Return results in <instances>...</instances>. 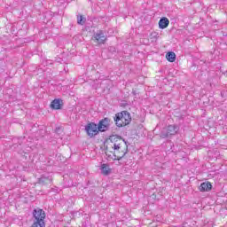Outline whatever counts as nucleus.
<instances>
[{
    "mask_svg": "<svg viewBox=\"0 0 227 227\" xmlns=\"http://www.w3.org/2000/svg\"><path fill=\"white\" fill-rule=\"evenodd\" d=\"M114 121H115L116 127H127L132 121V116H130V113L128 111H122L115 114Z\"/></svg>",
    "mask_w": 227,
    "mask_h": 227,
    "instance_id": "1",
    "label": "nucleus"
},
{
    "mask_svg": "<svg viewBox=\"0 0 227 227\" xmlns=\"http://www.w3.org/2000/svg\"><path fill=\"white\" fill-rule=\"evenodd\" d=\"M34 223L32 227H45V211L41 208L33 211Z\"/></svg>",
    "mask_w": 227,
    "mask_h": 227,
    "instance_id": "2",
    "label": "nucleus"
},
{
    "mask_svg": "<svg viewBox=\"0 0 227 227\" xmlns=\"http://www.w3.org/2000/svg\"><path fill=\"white\" fill-rule=\"evenodd\" d=\"M180 130V127L178 125H168L162 129L160 137L161 139H166L167 137H169L171 136H176V134H178V131Z\"/></svg>",
    "mask_w": 227,
    "mask_h": 227,
    "instance_id": "3",
    "label": "nucleus"
},
{
    "mask_svg": "<svg viewBox=\"0 0 227 227\" xmlns=\"http://www.w3.org/2000/svg\"><path fill=\"white\" fill-rule=\"evenodd\" d=\"M85 132L89 136V137H95V136H98V126L95 122H90L85 126Z\"/></svg>",
    "mask_w": 227,
    "mask_h": 227,
    "instance_id": "4",
    "label": "nucleus"
},
{
    "mask_svg": "<svg viewBox=\"0 0 227 227\" xmlns=\"http://www.w3.org/2000/svg\"><path fill=\"white\" fill-rule=\"evenodd\" d=\"M109 127H111V119L107 117L99 121L98 124V129L99 132H106V130H109Z\"/></svg>",
    "mask_w": 227,
    "mask_h": 227,
    "instance_id": "5",
    "label": "nucleus"
},
{
    "mask_svg": "<svg viewBox=\"0 0 227 227\" xmlns=\"http://www.w3.org/2000/svg\"><path fill=\"white\" fill-rule=\"evenodd\" d=\"M92 38L96 40L98 43H106V40H107V35H106L104 30H98L97 33L94 34Z\"/></svg>",
    "mask_w": 227,
    "mask_h": 227,
    "instance_id": "6",
    "label": "nucleus"
},
{
    "mask_svg": "<svg viewBox=\"0 0 227 227\" xmlns=\"http://www.w3.org/2000/svg\"><path fill=\"white\" fill-rule=\"evenodd\" d=\"M50 107L51 109L59 110L63 107V99L57 98L51 101Z\"/></svg>",
    "mask_w": 227,
    "mask_h": 227,
    "instance_id": "7",
    "label": "nucleus"
},
{
    "mask_svg": "<svg viewBox=\"0 0 227 227\" xmlns=\"http://www.w3.org/2000/svg\"><path fill=\"white\" fill-rule=\"evenodd\" d=\"M199 191H200V192H208V191H212V184L210 182L202 183L199 187Z\"/></svg>",
    "mask_w": 227,
    "mask_h": 227,
    "instance_id": "8",
    "label": "nucleus"
},
{
    "mask_svg": "<svg viewBox=\"0 0 227 227\" xmlns=\"http://www.w3.org/2000/svg\"><path fill=\"white\" fill-rule=\"evenodd\" d=\"M169 26V20L166 17H163L159 21L160 29H166Z\"/></svg>",
    "mask_w": 227,
    "mask_h": 227,
    "instance_id": "9",
    "label": "nucleus"
},
{
    "mask_svg": "<svg viewBox=\"0 0 227 227\" xmlns=\"http://www.w3.org/2000/svg\"><path fill=\"white\" fill-rule=\"evenodd\" d=\"M100 169H101L102 175H105V176L111 175V168H109V165L103 163L101 164Z\"/></svg>",
    "mask_w": 227,
    "mask_h": 227,
    "instance_id": "10",
    "label": "nucleus"
},
{
    "mask_svg": "<svg viewBox=\"0 0 227 227\" xmlns=\"http://www.w3.org/2000/svg\"><path fill=\"white\" fill-rule=\"evenodd\" d=\"M125 155H127V151L123 152L121 150H118V153H114V160H121Z\"/></svg>",
    "mask_w": 227,
    "mask_h": 227,
    "instance_id": "11",
    "label": "nucleus"
},
{
    "mask_svg": "<svg viewBox=\"0 0 227 227\" xmlns=\"http://www.w3.org/2000/svg\"><path fill=\"white\" fill-rule=\"evenodd\" d=\"M39 184H43V185H51V184H52V178L43 176L39 179Z\"/></svg>",
    "mask_w": 227,
    "mask_h": 227,
    "instance_id": "12",
    "label": "nucleus"
},
{
    "mask_svg": "<svg viewBox=\"0 0 227 227\" xmlns=\"http://www.w3.org/2000/svg\"><path fill=\"white\" fill-rule=\"evenodd\" d=\"M166 58L169 63H175V60L176 59V55L173 51H169L167 53Z\"/></svg>",
    "mask_w": 227,
    "mask_h": 227,
    "instance_id": "13",
    "label": "nucleus"
},
{
    "mask_svg": "<svg viewBox=\"0 0 227 227\" xmlns=\"http://www.w3.org/2000/svg\"><path fill=\"white\" fill-rule=\"evenodd\" d=\"M77 24L84 26L86 24V18L82 17V15L77 16Z\"/></svg>",
    "mask_w": 227,
    "mask_h": 227,
    "instance_id": "14",
    "label": "nucleus"
},
{
    "mask_svg": "<svg viewBox=\"0 0 227 227\" xmlns=\"http://www.w3.org/2000/svg\"><path fill=\"white\" fill-rule=\"evenodd\" d=\"M121 137L118 135H112L109 137V141L112 143V145L115 144L118 139H120Z\"/></svg>",
    "mask_w": 227,
    "mask_h": 227,
    "instance_id": "15",
    "label": "nucleus"
},
{
    "mask_svg": "<svg viewBox=\"0 0 227 227\" xmlns=\"http://www.w3.org/2000/svg\"><path fill=\"white\" fill-rule=\"evenodd\" d=\"M124 144L127 145V142H125V140H124L122 137H121V138L118 139L117 142H116L115 144H114V145H119V146H123Z\"/></svg>",
    "mask_w": 227,
    "mask_h": 227,
    "instance_id": "16",
    "label": "nucleus"
},
{
    "mask_svg": "<svg viewBox=\"0 0 227 227\" xmlns=\"http://www.w3.org/2000/svg\"><path fill=\"white\" fill-rule=\"evenodd\" d=\"M123 145H112V148L114 149V153H118V150H121Z\"/></svg>",
    "mask_w": 227,
    "mask_h": 227,
    "instance_id": "17",
    "label": "nucleus"
},
{
    "mask_svg": "<svg viewBox=\"0 0 227 227\" xmlns=\"http://www.w3.org/2000/svg\"><path fill=\"white\" fill-rule=\"evenodd\" d=\"M108 51H109L110 52H116V48L111 46V47H109Z\"/></svg>",
    "mask_w": 227,
    "mask_h": 227,
    "instance_id": "18",
    "label": "nucleus"
},
{
    "mask_svg": "<svg viewBox=\"0 0 227 227\" xmlns=\"http://www.w3.org/2000/svg\"><path fill=\"white\" fill-rule=\"evenodd\" d=\"M151 36H153V38H157V33H155V32H154V33H152V34H151Z\"/></svg>",
    "mask_w": 227,
    "mask_h": 227,
    "instance_id": "19",
    "label": "nucleus"
},
{
    "mask_svg": "<svg viewBox=\"0 0 227 227\" xmlns=\"http://www.w3.org/2000/svg\"><path fill=\"white\" fill-rule=\"evenodd\" d=\"M59 130H61V128H56V129H55V132H56L57 134H59Z\"/></svg>",
    "mask_w": 227,
    "mask_h": 227,
    "instance_id": "20",
    "label": "nucleus"
},
{
    "mask_svg": "<svg viewBox=\"0 0 227 227\" xmlns=\"http://www.w3.org/2000/svg\"><path fill=\"white\" fill-rule=\"evenodd\" d=\"M108 33H110V35H113V33H114V30L113 28H110V29L108 30Z\"/></svg>",
    "mask_w": 227,
    "mask_h": 227,
    "instance_id": "21",
    "label": "nucleus"
},
{
    "mask_svg": "<svg viewBox=\"0 0 227 227\" xmlns=\"http://www.w3.org/2000/svg\"><path fill=\"white\" fill-rule=\"evenodd\" d=\"M106 151L108 152L109 151V147L106 146Z\"/></svg>",
    "mask_w": 227,
    "mask_h": 227,
    "instance_id": "22",
    "label": "nucleus"
}]
</instances>
